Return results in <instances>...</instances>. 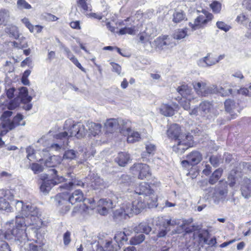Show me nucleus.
Segmentation results:
<instances>
[{"instance_id":"nucleus-52","label":"nucleus","mask_w":251,"mask_h":251,"mask_svg":"<svg viewBox=\"0 0 251 251\" xmlns=\"http://www.w3.org/2000/svg\"><path fill=\"white\" fill-rule=\"evenodd\" d=\"M209 161L213 167H217L220 164V158L216 155H212L210 157Z\"/></svg>"},{"instance_id":"nucleus-34","label":"nucleus","mask_w":251,"mask_h":251,"mask_svg":"<svg viewBox=\"0 0 251 251\" xmlns=\"http://www.w3.org/2000/svg\"><path fill=\"white\" fill-rule=\"evenodd\" d=\"M128 137L127 141L128 143H133L135 142L139 141L141 138L140 134L136 131L131 132V130L127 132Z\"/></svg>"},{"instance_id":"nucleus-55","label":"nucleus","mask_w":251,"mask_h":251,"mask_svg":"<svg viewBox=\"0 0 251 251\" xmlns=\"http://www.w3.org/2000/svg\"><path fill=\"white\" fill-rule=\"evenodd\" d=\"M111 65L112 66V71L116 73L118 75H121V67L118 64L111 62Z\"/></svg>"},{"instance_id":"nucleus-5","label":"nucleus","mask_w":251,"mask_h":251,"mask_svg":"<svg viewBox=\"0 0 251 251\" xmlns=\"http://www.w3.org/2000/svg\"><path fill=\"white\" fill-rule=\"evenodd\" d=\"M192 138V136L187 133L184 138H179L175 141L176 144L173 147V151L178 154L183 153L193 145Z\"/></svg>"},{"instance_id":"nucleus-21","label":"nucleus","mask_w":251,"mask_h":251,"mask_svg":"<svg viewBox=\"0 0 251 251\" xmlns=\"http://www.w3.org/2000/svg\"><path fill=\"white\" fill-rule=\"evenodd\" d=\"M212 108L211 104L207 101L201 102L199 105L200 115L205 116L206 114L209 113Z\"/></svg>"},{"instance_id":"nucleus-6","label":"nucleus","mask_w":251,"mask_h":251,"mask_svg":"<svg viewBox=\"0 0 251 251\" xmlns=\"http://www.w3.org/2000/svg\"><path fill=\"white\" fill-rule=\"evenodd\" d=\"M193 86L196 93L201 97H206L214 92V86H208L206 81H195L193 82Z\"/></svg>"},{"instance_id":"nucleus-23","label":"nucleus","mask_w":251,"mask_h":251,"mask_svg":"<svg viewBox=\"0 0 251 251\" xmlns=\"http://www.w3.org/2000/svg\"><path fill=\"white\" fill-rule=\"evenodd\" d=\"M19 96L23 103L29 102L32 100V97L28 96L27 88L23 87L19 89Z\"/></svg>"},{"instance_id":"nucleus-29","label":"nucleus","mask_w":251,"mask_h":251,"mask_svg":"<svg viewBox=\"0 0 251 251\" xmlns=\"http://www.w3.org/2000/svg\"><path fill=\"white\" fill-rule=\"evenodd\" d=\"M97 206H104L110 210L115 206V204L109 199H101L98 201Z\"/></svg>"},{"instance_id":"nucleus-1","label":"nucleus","mask_w":251,"mask_h":251,"mask_svg":"<svg viewBox=\"0 0 251 251\" xmlns=\"http://www.w3.org/2000/svg\"><path fill=\"white\" fill-rule=\"evenodd\" d=\"M11 204L15 206L16 211L18 214L15 217V226L10 229V232L15 236V240L22 242L27 239L26 230V220L25 216L28 218L29 216L34 218L38 223H35L37 226L40 227L43 222L38 217H35L38 213V209L28 203L24 204L22 201H13Z\"/></svg>"},{"instance_id":"nucleus-8","label":"nucleus","mask_w":251,"mask_h":251,"mask_svg":"<svg viewBox=\"0 0 251 251\" xmlns=\"http://www.w3.org/2000/svg\"><path fill=\"white\" fill-rule=\"evenodd\" d=\"M155 42L156 47L161 50L170 49L176 45L174 39L167 35L157 38Z\"/></svg>"},{"instance_id":"nucleus-38","label":"nucleus","mask_w":251,"mask_h":251,"mask_svg":"<svg viewBox=\"0 0 251 251\" xmlns=\"http://www.w3.org/2000/svg\"><path fill=\"white\" fill-rule=\"evenodd\" d=\"M145 239V236L144 234H141L132 237L130 240V244L132 245H137L142 243Z\"/></svg>"},{"instance_id":"nucleus-25","label":"nucleus","mask_w":251,"mask_h":251,"mask_svg":"<svg viewBox=\"0 0 251 251\" xmlns=\"http://www.w3.org/2000/svg\"><path fill=\"white\" fill-rule=\"evenodd\" d=\"M130 125L131 122L128 120L118 119V127L122 133H124L125 130H126L127 132H130L131 131Z\"/></svg>"},{"instance_id":"nucleus-60","label":"nucleus","mask_w":251,"mask_h":251,"mask_svg":"<svg viewBox=\"0 0 251 251\" xmlns=\"http://www.w3.org/2000/svg\"><path fill=\"white\" fill-rule=\"evenodd\" d=\"M71 233L69 231L66 232L63 235V242L65 245H68L71 241Z\"/></svg>"},{"instance_id":"nucleus-43","label":"nucleus","mask_w":251,"mask_h":251,"mask_svg":"<svg viewBox=\"0 0 251 251\" xmlns=\"http://www.w3.org/2000/svg\"><path fill=\"white\" fill-rule=\"evenodd\" d=\"M199 237L201 242L203 241L204 243L207 244L209 246H213L216 243V239L215 238H212L210 240H208L201 233L199 234Z\"/></svg>"},{"instance_id":"nucleus-59","label":"nucleus","mask_w":251,"mask_h":251,"mask_svg":"<svg viewBox=\"0 0 251 251\" xmlns=\"http://www.w3.org/2000/svg\"><path fill=\"white\" fill-rule=\"evenodd\" d=\"M26 152L27 153V158L31 160L34 158V150L30 147H28L26 149Z\"/></svg>"},{"instance_id":"nucleus-44","label":"nucleus","mask_w":251,"mask_h":251,"mask_svg":"<svg viewBox=\"0 0 251 251\" xmlns=\"http://www.w3.org/2000/svg\"><path fill=\"white\" fill-rule=\"evenodd\" d=\"M17 8L20 10L30 9L31 6L25 0H18L17 2Z\"/></svg>"},{"instance_id":"nucleus-32","label":"nucleus","mask_w":251,"mask_h":251,"mask_svg":"<svg viewBox=\"0 0 251 251\" xmlns=\"http://www.w3.org/2000/svg\"><path fill=\"white\" fill-rule=\"evenodd\" d=\"M223 169L221 168H218L216 170L209 179V183L211 184H214L216 183L221 177Z\"/></svg>"},{"instance_id":"nucleus-33","label":"nucleus","mask_w":251,"mask_h":251,"mask_svg":"<svg viewBox=\"0 0 251 251\" xmlns=\"http://www.w3.org/2000/svg\"><path fill=\"white\" fill-rule=\"evenodd\" d=\"M78 156V152L74 150H69L65 151L63 159L72 160L76 159Z\"/></svg>"},{"instance_id":"nucleus-54","label":"nucleus","mask_w":251,"mask_h":251,"mask_svg":"<svg viewBox=\"0 0 251 251\" xmlns=\"http://www.w3.org/2000/svg\"><path fill=\"white\" fill-rule=\"evenodd\" d=\"M190 101L184 98L181 99L180 104L181 106L186 110H188L190 107Z\"/></svg>"},{"instance_id":"nucleus-4","label":"nucleus","mask_w":251,"mask_h":251,"mask_svg":"<svg viewBox=\"0 0 251 251\" xmlns=\"http://www.w3.org/2000/svg\"><path fill=\"white\" fill-rule=\"evenodd\" d=\"M50 172L51 175L54 176L52 179L50 180L46 179V177L43 176V178H41L42 180L40 182L41 184L40 191L45 195L49 192L53 185L63 182L65 180V178L63 176L57 175V171L55 169H50Z\"/></svg>"},{"instance_id":"nucleus-37","label":"nucleus","mask_w":251,"mask_h":251,"mask_svg":"<svg viewBox=\"0 0 251 251\" xmlns=\"http://www.w3.org/2000/svg\"><path fill=\"white\" fill-rule=\"evenodd\" d=\"M187 30L186 29H178L174 34V39L181 40L187 36Z\"/></svg>"},{"instance_id":"nucleus-20","label":"nucleus","mask_w":251,"mask_h":251,"mask_svg":"<svg viewBox=\"0 0 251 251\" xmlns=\"http://www.w3.org/2000/svg\"><path fill=\"white\" fill-rule=\"evenodd\" d=\"M130 160L129 154L126 152H121L118 153L115 161L120 166H125Z\"/></svg>"},{"instance_id":"nucleus-3","label":"nucleus","mask_w":251,"mask_h":251,"mask_svg":"<svg viewBox=\"0 0 251 251\" xmlns=\"http://www.w3.org/2000/svg\"><path fill=\"white\" fill-rule=\"evenodd\" d=\"M64 129V132L56 134L54 136L55 139L61 140L64 145H68V140L70 137L75 136L77 138H81L85 135L86 132L82 124L77 123L74 124L70 120L65 122Z\"/></svg>"},{"instance_id":"nucleus-64","label":"nucleus","mask_w":251,"mask_h":251,"mask_svg":"<svg viewBox=\"0 0 251 251\" xmlns=\"http://www.w3.org/2000/svg\"><path fill=\"white\" fill-rule=\"evenodd\" d=\"M65 145L63 144L62 143L60 144H52L50 146V149L52 150H54L56 151H60L63 146Z\"/></svg>"},{"instance_id":"nucleus-53","label":"nucleus","mask_w":251,"mask_h":251,"mask_svg":"<svg viewBox=\"0 0 251 251\" xmlns=\"http://www.w3.org/2000/svg\"><path fill=\"white\" fill-rule=\"evenodd\" d=\"M31 168L35 174H38L43 171V167L38 163H33Z\"/></svg>"},{"instance_id":"nucleus-35","label":"nucleus","mask_w":251,"mask_h":251,"mask_svg":"<svg viewBox=\"0 0 251 251\" xmlns=\"http://www.w3.org/2000/svg\"><path fill=\"white\" fill-rule=\"evenodd\" d=\"M145 201L146 202V205H148L149 208L157 206V199L153 193L151 195L148 196L147 200L146 198H145Z\"/></svg>"},{"instance_id":"nucleus-16","label":"nucleus","mask_w":251,"mask_h":251,"mask_svg":"<svg viewBox=\"0 0 251 251\" xmlns=\"http://www.w3.org/2000/svg\"><path fill=\"white\" fill-rule=\"evenodd\" d=\"M197 63L200 67L206 68L215 65L217 63V61L215 57L210 53H208L206 56L200 59Z\"/></svg>"},{"instance_id":"nucleus-12","label":"nucleus","mask_w":251,"mask_h":251,"mask_svg":"<svg viewBox=\"0 0 251 251\" xmlns=\"http://www.w3.org/2000/svg\"><path fill=\"white\" fill-rule=\"evenodd\" d=\"M213 18L212 14L209 13L205 17L203 15H200L194 21V23H190L189 25L193 30H195L197 29L203 27L208 22L211 21Z\"/></svg>"},{"instance_id":"nucleus-62","label":"nucleus","mask_w":251,"mask_h":251,"mask_svg":"<svg viewBox=\"0 0 251 251\" xmlns=\"http://www.w3.org/2000/svg\"><path fill=\"white\" fill-rule=\"evenodd\" d=\"M70 60L79 69H80L82 71L85 72V69L81 66L80 63L78 62V60L75 56L71 59Z\"/></svg>"},{"instance_id":"nucleus-18","label":"nucleus","mask_w":251,"mask_h":251,"mask_svg":"<svg viewBox=\"0 0 251 251\" xmlns=\"http://www.w3.org/2000/svg\"><path fill=\"white\" fill-rule=\"evenodd\" d=\"M177 91L182 96L183 98L191 101L194 99L192 95V89L186 85H182L177 88Z\"/></svg>"},{"instance_id":"nucleus-15","label":"nucleus","mask_w":251,"mask_h":251,"mask_svg":"<svg viewBox=\"0 0 251 251\" xmlns=\"http://www.w3.org/2000/svg\"><path fill=\"white\" fill-rule=\"evenodd\" d=\"M135 192L139 195H143L144 198H146L147 200L148 196L151 195L153 191L151 189L150 186L147 183L144 182L135 188Z\"/></svg>"},{"instance_id":"nucleus-36","label":"nucleus","mask_w":251,"mask_h":251,"mask_svg":"<svg viewBox=\"0 0 251 251\" xmlns=\"http://www.w3.org/2000/svg\"><path fill=\"white\" fill-rule=\"evenodd\" d=\"M0 209L5 210L7 212L14 211L9 203L2 198H0Z\"/></svg>"},{"instance_id":"nucleus-56","label":"nucleus","mask_w":251,"mask_h":251,"mask_svg":"<svg viewBox=\"0 0 251 251\" xmlns=\"http://www.w3.org/2000/svg\"><path fill=\"white\" fill-rule=\"evenodd\" d=\"M120 183L129 185L130 182V178L127 175H123L121 176L120 179Z\"/></svg>"},{"instance_id":"nucleus-49","label":"nucleus","mask_w":251,"mask_h":251,"mask_svg":"<svg viewBox=\"0 0 251 251\" xmlns=\"http://www.w3.org/2000/svg\"><path fill=\"white\" fill-rule=\"evenodd\" d=\"M210 6L213 12L215 13H219L222 8L221 3L217 1H214L210 4Z\"/></svg>"},{"instance_id":"nucleus-46","label":"nucleus","mask_w":251,"mask_h":251,"mask_svg":"<svg viewBox=\"0 0 251 251\" xmlns=\"http://www.w3.org/2000/svg\"><path fill=\"white\" fill-rule=\"evenodd\" d=\"M180 224V220H166L164 222L163 225L166 228H168L169 226H175L176 225H178Z\"/></svg>"},{"instance_id":"nucleus-61","label":"nucleus","mask_w":251,"mask_h":251,"mask_svg":"<svg viewBox=\"0 0 251 251\" xmlns=\"http://www.w3.org/2000/svg\"><path fill=\"white\" fill-rule=\"evenodd\" d=\"M97 210L100 215H106L108 214L109 210L104 206H98Z\"/></svg>"},{"instance_id":"nucleus-11","label":"nucleus","mask_w":251,"mask_h":251,"mask_svg":"<svg viewBox=\"0 0 251 251\" xmlns=\"http://www.w3.org/2000/svg\"><path fill=\"white\" fill-rule=\"evenodd\" d=\"M133 172H137L138 173V178L143 179L150 177L151 175L149 165L144 163L134 164L131 168Z\"/></svg>"},{"instance_id":"nucleus-2","label":"nucleus","mask_w":251,"mask_h":251,"mask_svg":"<svg viewBox=\"0 0 251 251\" xmlns=\"http://www.w3.org/2000/svg\"><path fill=\"white\" fill-rule=\"evenodd\" d=\"M62 193L57 194L55 197V201L56 204L58 206H61L67 202L68 201L72 204H74L76 202H81L83 201L90 204V206H86V203L83 204V207L85 206L86 210L93 209L94 205V200L90 199H85L82 192L79 190H75L72 194L69 195L66 190H63Z\"/></svg>"},{"instance_id":"nucleus-42","label":"nucleus","mask_w":251,"mask_h":251,"mask_svg":"<svg viewBox=\"0 0 251 251\" xmlns=\"http://www.w3.org/2000/svg\"><path fill=\"white\" fill-rule=\"evenodd\" d=\"M6 31L15 39H17L19 37V33L18 28L15 26H11L7 28Z\"/></svg>"},{"instance_id":"nucleus-41","label":"nucleus","mask_w":251,"mask_h":251,"mask_svg":"<svg viewBox=\"0 0 251 251\" xmlns=\"http://www.w3.org/2000/svg\"><path fill=\"white\" fill-rule=\"evenodd\" d=\"M185 18V15L182 11H176L173 14V21L175 23H178L182 21Z\"/></svg>"},{"instance_id":"nucleus-57","label":"nucleus","mask_w":251,"mask_h":251,"mask_svg":"<svg viewBox=\"0 0 251 251\" xmlns=\"http://www.w3.org/2000/svg\"><path fill=\"white\" fill-rule=\"evenodd\" d=\"M23 24L29 29L31 32H33L34 31V26L30 23L28 19L26 18H24L22 20Z\"/></svg>"},{"instance_id":"nucleus-7","label":"nucleus","mask_w":251,"mask_h":251,"mask_svg":"<svg viewBox=\"0 0 251 251\" xmlns=\"http://www.w3.org/2000/svg\"><path fill=\"white\" fill-rule=\"evenodd\" d=\"M131 209L129 204L124 202L121 207L116 209L113 213V218L116 221H120L130 217Z\"/></svg>"},{"instance_id":"nucleus-14","label":"nucleus","mask_w":251,"mask_h":251,"mask_svg":"<svg viewBox=\"0 0 251 251\" xmlns=\"http://www.w3.org/2000/svg\"><path fill=\"white\" fill-rule=\"evenodd\" d=\"M126 203L129 204L130 208L131 209V214L135 213L137 214L146 207V202L145 201V198H144V201H143L141 197L136 199L132 202L126 201Z\"/></svg>"},{"instance_id":"nucleus-31","label":"nucleus","mask_w":251,"mask_h":251,"mask_svg":"<svg viewBox=\"0 0 251 251\" xmlns=\"http://www.w3.org/2000/svg\"><path fill=\"white\" fill-rule=\"evenodd\" d=\"M155 146L151 144H147L146 145V151L142 153V157L143 159L147 158L151 155H153L155 151Z\"/></svg>"},{"instance_id":"nucleus-30","label":"nucleus","mask_w":251,"mask_h":251,"mask_svg":"<svg viewBox=\"0 0 251 251\" xmlns=\"http://www.w3.org/2000/svg\"><path fill=\"white\" fill-rule=\"evenodd\" d=\"M105 126L109 132L118 128V120L116 119H110L107 120Z\"/></svg>"},{"instance_id":"nucleus-58","label":"nucleus","mask_w":251,"mask_h":251,"mask_svg":"<svg viewBox=\"0 0 251 251\" xmlns=\"http://www.w3.org/2000/svg\"><path fill=\"white\" fill-rule=\"evenodd\" d=\"M12 114V112L10 111H4L0 117V119L2 121V123H5V121L7 120H9V119H7L8 118L10 117Z\"/></svg>"},{"instance_id":"nucleus-47","label":"nucleus","mask_w":251,"mask_h":251,"mask_svg":"<svg viewBox=\"0 0 251 251\" xmlns=\"http://www.w3.org/2000/svg\"><path fill=\"white\" fill-rule=\"evenodd\" d=\"M104 248L107 251H116L120 249V245L115 244L114 246L111 241H107L105 244Z\"/></svg>"},{"instance_id":"nucleus-24","label":"nucleus","mask_w":251,"mask_h":251,"mask_svg":"<svg viewBox=\"0 0 251 251\" xmlns=\"http://www.w3.org/2000/svg\"><path fill=\"white\" fill-rule=\"evenodd\" d=\"M134 231L137 233H144L148 234L151 230V228L146 223H141L134 227Z\"/></svg>"},{"instance_id":"nucleus-63","label":"nucleus","mask_w":251,"mask_h":251,"mask_svg":"<svg viewBox=\"0 0 251 251\" xmlns=\"http://www.w3.org/2000/svg\"><path fill=\"white\" fill-rule=\"evenodd\" d=\"M0 251H11V249L6 242H2L0 244Z\"/></svg>"},{"instance_id":"nucleus-50","label":"nucleus","mask_w":251,"mask_h":251,"mask_svg":"<svg viewBox=\"0 0 251 251\" xmlns=\"http://www.w3.org/2000/svg\"><path fill=\"white\" fill-rule=\"evenodd\" d=\"M134 27H125L121 28L119 33L120 35H124L126 34H134L135 33Z\"/></svg>"},{"instance_id":"nucleus-28","label":"nucleus","mask_w":251,"mask_h":251,"mask_svg":"<svg viewBox=\"0 0 251 251\" xmlns=\"http://www.w3.org/2000/svg\"><path fill=\"white\" fill-rule=\"evenodd\" d=\"M28 239L25 241H23L22 242H19L21 244L23 243V245H21V246L25 250H27L29 251H42V248L39 246H37L35 245L30 243L27 241Z\"/></svg>"},{"instance_id":"nucleus-22","label":"nucleus","mask_w":251,"mask_h":251,"mask_svg":"<svg viewBox=\"0 0 251 251\" xmlns=\"http://www.w3.org/2000/svg\"><path fill=\"white\" fill-rule=\"evenodd\" d=\"M251 181L247 179L245 184L243 185L241 188V193L243 197L245 199H248L251 197Z\"/></svg>"},{"instance_id":"nucleus-10","label":"nucleus","mask_w":251,"mask_h":251,"mask_svg":"<svg viewBox=\"0 0 251 251\" xmlns=\"http://www.w3.org/2000/svg\"><path fill=\"white\" fill-rule=\"evenodd\" d=\"M202 159V154L199 151H193L186 156L185 160L181 161V164L184 167H187V165L195 166L198 164Z\"/></svg>"},{"instance_id":"nucleus-48","label":"nucleus","mask_w":251,"mask_h":251,"mask_svg":"<svg viewBox=\"0 0 251 251\" xmlns=\"http://www.w3.org/2000/svg\"><path fill=\"white\" fill-rule=\"evenodd\" d=\"M216 26L219 29L223 30L225 32H227L231 28L230 25L226 24L225 22L222 21H218L216 23Z\"/></svg>"},{"instance_id":"nucleus-9","label":"nucleus","mask_w":251,"mask_h":251,"mask_svg":"<svg viewBox=\"0 0 251 251\" xmlns=\"http://www.w3.org/2000/svg\"><path fill=\"white\" fill-rule=\"evenodd\" d=\"M23 116L21 114H18L15 116L13 120H7L4 123H2L1 126L6 129L5 133L8 130H11L19 126H25V123L23 121Z\"/></svg>"},{"instance_id":"nucleus-26","label":"nucleus","mask_w":251,"mask_h":251,"mask_svg":"<svg viewBox=\"0 0 251 251\" xmlns=\"http://www.w3.org/2000/svg\"><path fill=\"white\" fill-rule=\"evenodd\" d=\"M174 111V108L167 104L161 105L160 108V113L165 116H172L175 114Z\"/></svg>"},{"instance_id":"nucleus-13","label":"nucleus","mask_w":251,"mask_h":251,"mask_svg":"<svg viewBox=\"0 0 251 251\" xmlns=\"http://www.w3.org/2000/svg\"><path fill=\"white\" fill-rule=\"evenodd\" d=\"M187 134H183L180 127L176 124L171 125L167 130L168 136L175 141L178 140L179 138H184Z\"/></svg>"},{"instance_id":"nucleus-51","label":"nucleus","mask_w":251,"mask_h":251,"mask_svg":"<svg viewBox=\"0 0 251 251\" xmlns=\"http://www.w3.org/2000/svg\"><path fill=\"white\" fill-rule=\"evenodd\" d=\"M235 103L234 101L231 100H227L225 102V107L226 110L230 113L232 110L234 108Z\"/></svg>"},{"instance_id":"nucleus-39","label":"nucleus","mask_w":251,"mask_h":251,"mask_svg":"<svg viewBox=\"0 0 251 251\" xmlns=\"http://www.w3.org/2000/svg\"><path fill=\"white\" fill-rule=\"evenodd\" d=\"M114 239L118 244L119 242L122 244L123 242H126L128 240L125 232L122 231L118 232L114 237Z\"/></svg>"},{"instance_id":"nucleus-19","label":"nucleus","mask_w":251,"mask_h":251,"mask_svg":"<svg viewBox=\"0 0 251 251\" xmlns=\"http://www.w3.org/2000/svg\"><path fill=\"white\" fill-rule=\"evenodd\" d=\"M84 185V184L82 181L75 179L72 180V181L69 182L68 183H65L60 185L59 188L60 189V190L71 191L76 186H83Z\"/></svg>"},{"instance_id":"nucleus-40","label":"nucleus","mask_w":251,"mask_h":251,"mask_svg":"<svg viewBox=\"0 0 251 251\" xmlns=\"http://www.w3.org/2000/svg\"><path fill=\"white\" fill-rule=\"evenodd\" d=\"M226 193L227 191L226 190L221 188H216L214 190L213 197L219 200L223 198Z\"/></svg>"},{"instance_id":"nucleus-45","label":"nucleus","mask_w":251,"mask_h":251,"mask_svg":"<svg viewBox=\"0 0 251 251\" xmlns=\"http://www.w3.org/2000/svg\"><path fill=\"white\" fill-rule=\"evenodd\" d=\"M10 16L9 12L5 9L0 10V25L7 21Z\"/></svg>"},{"instance_id":"nucleus-17","label":"nucleus","mask_w":251,"mask_h":251,"mask_svg":"<svg viewBox=\"0 0 251 251\" xmlns=\"http://www.w3.org/2000/svg\"><path fill=\"white\" fill-rule=\"evenodd\" d=\"M86 126L87 128H85L86 132L85 135L88 133L89 136L92 135L94 136L98 135L100 132L101 128L100 124L89 122L87 123ZM84 128H85V126Z\"/></svg>"},{"instance_id":"nucleus-27","label":"nucleus","mask_w":251,"mask_h":251,"mask_svg":"<svg viewBox=\"0 0 251 251\" xmlns=\"http://www.w3.org/2000/svg\"><path fill=\"white\" fill-rule=\"evenodd\" d=\"M182 223L180 226L176 230V233H181L183 230L185 231L186 233H190L199 229V226H192L189 227H185V223L184 221H182Z\"/></svg>"}]
</instances>
